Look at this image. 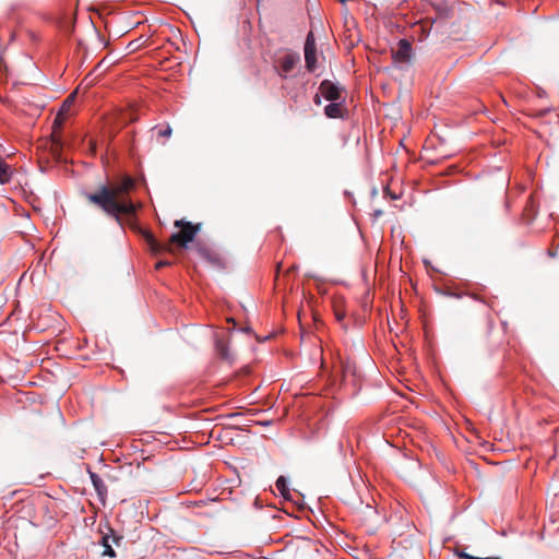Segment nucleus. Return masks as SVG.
<instances>
[{"mask_svg": "<svg viewBox=\"0 0 559 559\" xmlns=\"http://www.w3.org/2000/svg\"><path fill=\"white\" fill-rule=\"evenodd\" d=\"M344 107L342 104L333 102L325 106L324 112L329 118H341L343 117Z\"/></svg>", "mask_w": 559, "mask_h": 559, "instance_id": "13", "label": "nucleus"}, {"mask_svg": "<svg viewBox=\"0 0 559 559\" xmlns=\"http://www.w3.org/2000/svg\"><path fill=\"white\" fill-rule=\"evenodd\" d=\"M174 225L179 228V231L174 233L166 243L157 241L151 233H144V238L154 254L162 252L175 253L178 249H187L188 243L192 242L201 230V224H193L183 219L175 221Z\"/></svg>", "mask_w": 559, "mask_h": 559, "instance_id": "2", "label": "nucleus"}, {"mask_svg": "<svg viewBox=\"0 0 559 559\" xmlns=\"http://www.w3.org/2000/svg\"><path fill=\"white\" fill-rule=\"evenodd\" d=\"M171 133H173L171 128L169 126H167V128L158 131V136L169 138L171 135Z\"/></svg>", "mask_w": 559, "mask_h": 559, "instance_id": "21", "label": "nucleus"}, {"mask_svg": "<svg viewBox=\"0 0 559 559\" xmlns=\"http://www.w3.org/2000/svg\"><path fill=\"white\" fill-rule=\"evenodd\" d=\"M457 34H459V32H456V31H454V32H449V33H448V36L457 35Z\"/></svg>", "mask_w": 559, "mask_h": 559, "instance_id": "28", "label": "nucleus"}, {"mask_svg": "<svg viewBox=\"0 0 559 559\" xmlns=\"http://www.w3.org/2000/svg\"><path fill=\"white\" fill-rule=\"evenodd\" d=\"M170 265V262L169 261H159L156 263V269H160V267H164V266H168Z\"/></svg>", "mask_w": 559, "mask_h": 559, "instance_id": "22", "label": "nucleus"}, {"mask_svg": "<svg viewBox=\"0 0 559 559\" xmlns=\"http://www.w3.org/2000/svg\"><path fill=\"white\" fill-rule=\"evenodd\" d=\"M335 374L341 377L342 382L346 381L349 374H355V367L349 361L340 360L338 367H335Z\"/></svg>", "mask_w": 559, "mask_h": 559, "instance_id": "11", "label": "nucleus"}, {"mask_svg": "<svg viewBox=\"0 0 559 559\" xmlns=\"http://www.w3.org/2000/svg\"><path fill=\"white\" fill-rule=\"evenodd\" d=\"M334 314L338 322H343L345 319V311L337 305L334 306Z\"/></svg>", "mask_w": 559, "mask_h": 559, "instance_id": "20", "label": "nucleus"}, {"mask_svg": "<svg viewBox=\"0 0 559 559\" xmlns=\"http://www.w3.org/2000/svg\"><path fill=\"white\" fill-rule=\"evenodd\" d=\"M313 100H314V103H316L317 105H320V103H321L320 95H319V94H317V95L314 96V99H313Z\"/></svg>", "mask_w": 559, "mask_h": 559, "instance_id": "26", "label": "nucleus"}, {"mask_svg": "<svg viewBox=\"0 0 559 559\" xmlns=\"http://www.w3.org/2000/svg\"><path fill=\"white\" fill-rule=\"evenodd\" d=\"M121 539H122V536H115V537H114V542H115V544H116L117 546H119V544H120V540H121Z\"/></svg>", "mask_w": 559, "mask_h": 559, "instance_id": "25", "label": "nucleus"}, {"mask_svg": "<svg viewBox=\"0 0 559 559\" xmlns=\"http://www.w3.org/2000/svg\"><path fill=\"white\" fill-rule=\"evenodd\" d=\"M212 248H210L206 243L202 242V241H197L194 245H193V250L199 254V257H201L202 259H204V257L210 252Z\"/></svg>", "mask_w": 559, "mask_h": 559, "instance_id": "17", "label": "nucleus"}, {"mask_svg": "<svg viewBox=\"0 0 559 559\" xmlns=\"http://www.w3.org/2000/svg\"><path fill=\"white\" fill-rule=\"evenodd\" d=\"M305 62L309 72H313L317 68V48L312 33H309L305 43Z\"/></svg>", "mask_w": 559, "mask_h": 559, "instance_id": "5", "label": "nucleus"}, {"mask_svg": "<svg viewBox=\"0 0 559 559\" xmlns=\"http://www.w3.org/2000/svg\"><path fill=\"white\" fill-rule=\"evenodd\" d=\"M67 119L66 115H61L59 111L57 112L55 120L52 122V133H51V144L50 152L52 156L59 160L61 159V153L63 148V142L60 136V130Z\"/></svg>", "mask_w": 559, "mask_h": 559, "instance_id": "3", "label": "nucleus"}, {"mask_svg": "<svg viewBox=\"0 0 559 559\" xmlns=\"http://www.w3.org/2000/svg\"><path fill=\"white\" fill-rule=\"evenodd\" d=\"M432 7L437 14L436 19H433L435 23H438L436 33H440L441 35H443L445 34V32L441 31V28H443L445 21L454 16V10L443 1L433 2Z\"/></svg>", "mask_w": 559, "mask_h": 559, "instance_id": "4", "label": "nucleus"}, {"mask_svg": "<svg viewBox=\"0 0 559 559\" xmlns=\"http://www.w3.org/2000/svg\"><path fill=\"white\" fill-rule=\"evenodd\" d=\"M382 213H383V212H382L381 210H377V211L374 212V215H376V216H380V215H382Z\"/></svg>", "mask_w": 559, "mask_h": 559, "instance_id": "27", "label": "nucleus"}, {"mask_svg": "<svg viewBox=\"0 0 559 559\" xmlns=\"http://www.w3.org/2000/svg\"><path fill=\"white\" fill-rule=\"evenodd\" d=\"M90 478L93 483V486L97 492V496L99 497L100 501L104 503L105 499L107 497V487L104 484L103 479L94 472L88 471Z\"/></svg>", "mask_w": 559, "mask_h": 559, "instance_id": "9", "label": "nucleus"}, {"mask_svg": "<svg viewBox=\"0 0 559 559\" xmlns=\"http://www.w3.org/2000/svg\"><path fill=\"white\" fill-rule=\"evenodd\" d=\"M275 485H276L277 490L280 491V493L283 497H287L289 495V489L287 487V481H286L285 477H283V476L278 477Z\"/></svg>", "mask_w": 559, "mask_h": 559, "instance_id": "18", "label": "nucleus"}, {"mask_svg": "<svg viewBox=\"0 0 559 559\" xmlns=\"http://www.w3.org/2000/svg\"><path fill=\"white\" fill-rule=\"evenodd\" d=\"M102 545L105 548L104 552H103L104 556H108L110 558H115L116 557V551L112 549L111 545L109 544V537L108 536H104L103 537Z\"/></svg>", "mask_w": 559, "mask_h": 559, "instance_id": "19", "label": "nucleus"}, {"mask_svg": "<svg viewBox=\"0 0 559 559\" xmlns=\"http://www.w3.org/2000/svg\"><path fill=\"white\" fill-rule=\"evenodd\" d=\"M435 24V20L432 19H425L417 23L416 27L418 28L417 32H419V40H425L428 35L430 34L432 26Z\"/></svg>", "mask_w": 559, "mask_h": 559, "instance_id": "12", "label": "nucleus"}, {"mask_svg": "<svg viewBox=\"0 0 559 559\" xmlns=\"http://www.w3.org/2000/svg\"><path fill=\"white\" fill-rule=\"evenodd\" d=\"M216 350H217L218 355L221 356V358H223L225 360L231 359V355L229 354L228 347L224 342L217 341Z\"/></svg>", "mask_w": 559, "mask_h": 559, "instance_id": "16", "label": "nucleus"}, {"mask_svg": "<svg viewBox=\"0 0 559 559\" xmlns=\"http://www.w3.org/2000/svg\"><path fill=\"white\" fill-rule=\"evenodd\" d=\"M11 170L8 164L0 157V183H7L11 179Z\"/></svg>", "mask_w": 559, "mask_h": 559, "instance_id": "14", "label": "nucleus"}, {"mask_svg": "<svg viewBox=\"0 0 559 559\" xmlns=\"http://www.w3.org/2000/svg\"><path fill=\"white\" fill-rule=\"evenodd\" d=\"M456 555L462 558V559H468L469 558V554L465 552V551H457Z\"/></svg>", "mask_w": 559, "mask_h": 559, "instance_id": "23", "label": "nucleus"}, {"mask_svg": "<svg viewBox=\"0 0 559 559\" xmlns=\"http://www.w3.org/2000/svg\"><path fill=\"white\" fill-rule=\"evenodd\" d=\"M76 92L71 93L66 100L63 102L61 108L59 109V112L61 115H66L67 117L70 115L71 107L74 103Z\"/></svg>", "mask_w": 559, "mask_h": 559, "instance_id": "15", "label": "nucleus"}, {"mask_svg": "<svg viewBox=\"0 0 559 559\" xmlns=\"http://www.w3.org/2000/svg\"><path fill=\"white\" fill-rule=\"evenodd\" d=\"M468 559H501L500 557H488V558H480V557H475V556H469Z\"/></svg>", "mask_w": 559, "mask_h": 559, "instance_id": "24", "label": "nucleus"}, {"mask_svg": "<svg viewBox=\"0 0 559 559\" xmlns=\"http://www.w3.org/2000/svg\"><path fill=\"white\" fill-rule=\"evenodd\" d=\"M320 94L330 102H336L342 98V87L330 80H323L319 86Z\"/></svg>", "mask_w": 559, "mask_h": 559, "instance_id": "6", "label": "nucleus"}, {"mask_svg": "<svg viewBox=\"0 0 559 559\" xmlns=\"http://www.w3.org/2000/svg\"><path fill=\"white\" fill-rule=\"evenodd\" d=\"M299 60L300 57L298 53H286L280 59V69L277 71L278 75L283 79H286L287 74L292 72Z\"/></svg>", "mask_w": 559, "mask_h": 559, "instance_id": "7", "label": "nucleus"}, {"mask_svg": "<svg viewBox=\"0 0 559 559\" xmlns=\"http://www.w3.org/2000/svg\"><path fill=\"white\" fill-rule=\"evenodd\" d=\"M203 260H205L211 266L218 270L225 269L226 266L224 258L213 249L210 250Z\"/></svg>", "mask_w": 559, "mask_h": 559, "instance_id": "10", "label": "nucleus"}, {"mask_svg": "<svg viewBox=\"0 0 559 559\" xmlns=\"http://www.w3.org/2000/svg\"><path fill=\"white\" fill-rule=\"evenodd\" d=\"M134 189V179L124 175L119 179L99 185L94 192L85 193V199L121 225L122 216L131 217L135 214V204L130 199V193Z\"/></svg>", "mask_w": 559, "mask_h": 559, "instance_id": "1", "label": "nucleus"}, {"mask_svg": "<svg viewBox=\"0 0 559 559\" xmlns=\"http://www.w3.org/2000/svg\"><path fill=\"white\" fill-rule=\"evenodd\" d=\"M412 44L407 39H401L397 49L393 51V59L396 62L407 63L412 59Z\"/></svg>", "mask_w": 559, "mask_h": 559, "instance_id": "8", "label": "nucleus"}]
</instances>
